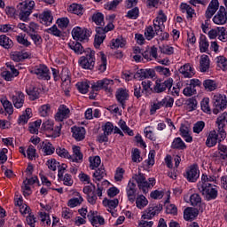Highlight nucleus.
Listing matches in <instances>:
<instances>
[{
    "label": "nucleus",
    "instance_id": "obj_14",
    "mask_svg": "<svg viewBox=\"0 0 227 227\" xmlns=\"http://www.w3.org/2000/svg\"><path fill=\"white\" fill-rule=\"evenodd\" d=\"M173 86V78H168L163 82H156L153 88L154 93H163L165 90L168 89V91H171Z\"/></svg>",
    "mask_w": 227,
    "mask_h": 227
},
{
    "label": "nucleus",
    "instance_id": "obj_33",
    "mask_svg": "<svg viewBox=\"0 0 227 227\" xmlns=\"http://www.w3.org/2000/svg\"><path fill=\"white\" fill-rule=\"evenodd\" d=\"M0 102L7 114H13V105H12V102H10L8 98H2Z\"/></svg>",
    "mask_w": 227,
    "mask_h": 227
},
{
    "label": "nucleus",
    "instance_id": "obj_22",
    "mask_svg": "<svg viewBox=\"0 0 227 227\" xmlns=\"http://www.w3.org/2000/svg\"><path fill=\"white\" fill-rule=\"evenodd\" d=\"M87 217L90 221V223L92 224V226H97V224H105L106 221L104 220V217L101 215H98L95 211H90Z\"/></svg>",
    "mask_w": 227,
    "mask_h": 227
},
{
    "label": "nucleus",
    "instance_id": "obj_52",
    "mask_svg": "<svg viewBox=\"0 0 227 227\" xmlns=\"http://www.w3.org/2000/svg\"><path fill=\"white\" fill-rule=\"evenodd\" d=\"M90 169H95L96 168H98L100 166V163L102 160H100V156H95L93 158H90Z\"/></svg>",
    "mask_w": 227,
    "mask_h": 227
},
{
    "label": "nucleus",
    "instance_id": "obj_6",
    "mask_svg": "<svg viewBox=\"0 0 227 227\" xmlns=\"http://www.w3.org/2000/svg\"><path fill=\"white\" fill-rule=\"evenodd\" d=\"M164 24L160 23L159 20H153V27L149 26L145 28V35L147 40H152L155 35H159L164 31Z\"/></svg>",
    "mask_w": 227,
    "mask_h": 227
},
{
    "label": "nucleus",
    "instance_id": "obj_26",
    "mask_svg": "<svg viewBox=\"0 0 227 227\" xmlns=\"http://www.w3.org/2000/svg\"><path fill=\"white\" fill-rule=\"evenodd\" d=\"M52 14L51 11L43 12L42 14H39V20L41 24H44V26H51L52 24Z\"/></svg>",
    "mask_w": 227,
    "mask_h": 227
},
{
    "label": "nucleus",
    "instance_id": "obj_53",
    "mask_svg": "<svg viewBox=\"0 0 227 227\" xmlns=\"http://www.w3.org/2000/svg\"><path fill=\"white\" fill-rule=\"evenodd\" d=\"M56 153L59 157H63L64 159H71L72 155L68 153V151L65 148L58 147L56 149Z\"/></svg>",
    "mask_w": 227,
    "mask_h": 227
},
{
    "label": "nucleus",
    "instance_id": "obj_8",
    "mask_svg": "<svg viewBox=\"0 0 227 227\" xmlns=\"http://www.w3.org/2000/svg\"><path fill=\"white\" fill-rule=\"evenodd\" d=\"M30 74L37 75V79L41 81H51V71L49 67L43 64L34 67Z\"/></svg>",
    "mask_w": 227,
    "mask_h": 227
},
{
    "label": "nucleus",
    "instance_id": "obj_29",
    "mask_svg": "<svg viewBox=\"0 0 227 227\" xmlns=\"http://www.w3.org/2000/svg\"><path fill=\"white\" fill-rule=\"evenodd\" d=\"M199 47L200 52H208L210 43H208V40L205 35H200Z\"/></svg>",
    "mask_w": 227,
    "mask_h": 227
},
{
    "label": "nucleus",
    "instance_id": "obj_50",
    "mask_svg": "<svg viewBox=\"0 0 227 227\" xmlns=\"http://www.w3.org/2000/svg\"><path fill=\"white\" fill-rule=\"evenodd\" d=\"M224 141V139H219V144H218V150L221 153L220 156L222 159H227V146L221 144V142Z\"/></svg>",
    "mask_w": 227,
    "mask_h": 227
},
{
    "label": "nucleus",
    "instance_id": "obj_57",
    "mask_svg": "<svg viewBox=\"0 0 227 227\" xmlns=\"http://www.w3.org/2000/svg\"><path fill=\"white\" fill-rule=\"evenodd\" d=\"M205 129V121H199L193 125V132L195 134H200V132H203Z\"/></svg>",
    "mask_w": 227,
    "mask_h": 227
},
{
    "label": "nucleus",
    "instance_id": "obj_13",
    "mask_svg": "<svg viewBox=\"0 0 227 227\" xmlns=\"http://www.w3.org/2000/svg\"><path fill=\"white\" fill-rule=\"evenodd\" d=\"M160 212H162V204L149 207L142 215V219H153Z\"/></svg>",
    "mask_w": 227,
    "mask_h": 227
},
{
    "label": "nucleus",
    "instance_id": "obj_18",
    "mask_svg": "<svg viewBox=\"0 0 227 227\" xmlns=\"http://www.w3.org/2000/svg\"><path fill=\"white\" fill-rule=\"evenodd\" d=\"M115 98L121 104L122 109H125V103L129 100V90L126 89H118L115 94Z\"/></svg>",
    "mask_w": 227,
    "mask_h": 227
},
{
    "label": "nucleus",
    "instance_id": "obj_35",
    "mask_svg": "<svg viewBox=\"0 0 227 227\" xmlns=\"http://www.w3.org/2000/svg\"><path fill=\"white\" fill-rule=\"evenodd\" d=\"M171 148L174 150H185L187 148V145H185V143L182 141V138L176 137L173 140Z\"/></svg>",
    "mask_w": 227,
    "mask_h": 227
},
{
    "label": "nucleus",
    "instance_id": "obj_43",
    "mask_svg": "<svg viewBox=\"0 0 227 227\" xmlns=\"http://www.w3.org/2000/svg\"><path fill=\"white\" fill-rule=\"evenodd\" d=\"M120 203V200L118 199H114V200H108V199H104L103 200V205L104 207H107L108 208H116Z\"/></svg>",
    "mask_w": 227,
    "mask_h": 227
},
{
    "label": "nucleus",
    "instance_id": "obj_31",
    "mask_svg": "<svg viewBox=\"0 0 227 227\" xmlns=\"http://www.w3.org/2000/svg\"><path fill=\"white\" fill-rule=\"evenodd\" d=\"M42 152L43 155H52V153L56 152V148L51 144V142H43Z\"/></svg>",
    "mask_w": 227,
    "mask_h": 227
},
{
    "label": "nucleus",
    "instance_id": "obj_9",
    "mask_svg": "<svg viewBox=\"0 0 227 227\" xmlns=\"http://www.w3.org/2000/svg\"><path fill=\"white\" fill-rule=\"evenodd\" d=\"M72 36L74 40H76V42H84V40H88V38H90V30L75 27L72 30Z\"/></svg>",
    "mask_w": 227,
    "mask_h": 227
},
{
    "label": "nucleus",
    "instance_id": "obj_11",
    "mask_svg": "<svg viewBox=\"0 0 227 227\" xmlns=\"http://www.w3.org/2000/svg\"><path fill=\"white\" fill-rule=\"evenodd\" d=\"M216 124L218 125V134L221 139H226V131L224 128L227 125V113L224 112L221 116L216 119Z\"/></svg>",
    "mask_w": 227,
    "mask_h": 227
},
{
    "label": "nucleus",
    "instance_id": "obj_64",
    "mask_svg": "<svg viewBox=\"0 0 227 227\" xmlns=\"http://www.w3.org/2000/svg\"><path fill=\"white\" fill-rule=\"evenodd\" d=\"M128 19H133L136 20L137 17H139V9L137 7H135L128 12L127 13Z\"/></svg>",
    "mask_w": 227,
    "mask_h": 227
},
{
    "label": "nucleus",
    "instance_id": "obj_36",
    "mask_svg": "<svg viewBox=\"0 0 227 227\" xmlns=\"http://www.w3.org/2000/svg\"><path fill=\"white\" fill-rule=\"evenodd\" d=\"M26 92L28 95L30 100H36L40 97V91L36 87L27 89Z\"/></svg>",
    "mask_w": 227,
    "mask_h": 227
},
{
    "label": "nucleus",
    "instance_id": "obj_12",
    "mask_svg": "<svg viewBox=\"0 0 227 227\" xmlns=\"http://www.w3.org/2000/svg\"><path fill=\"white\" fill-rule=\"evenodd\" d=\"M214 24L216 26H224L227 22V12L226 8L224 6H220L216 14L213 17Z\"/></svg>",
    "mask_w": 227,
    "mask_h": 227
},
{
    "label": "nucleus",
    "instance_id": "obj_10",
    "mask_svg": "<svg viewBox=\"0 0 227 227\" xmlns=\"http://www.w3.org/2000/svg\"><path fill=\"white\" fill-rule=\"evenodd\" d=\"M184 177L188 182H198V178H200V168H198V164L190 166L185 171Z\"/></svg>",
    "mask_w": 227,
    "mask_h": 227
},
{
    "label": "nucleus",
    "instance_id": "obj_38",
    "mask_svg": "<svg viewBox=\"0 0 227 227\" xmlns=\"http://www.w3.org/2000/svg\"><path fill=\"white\" fill-rule=\"evenodd\" d=\"M180 8L183 13H187L188 19H192V15H194V9H192L191 5L187 4H181Z\"/></svg>",
    "mask_w": 227,
    "mask_h": 227
},
{
    "label": "nucleus",
    "instance_id": "obj_1",
    "mask_svg": "<svg viewBox=\"0 0 227 227\" xmlns=\"http://www.w3.org/2000/svg\"><path fill=\"white\" fill-rule=\"evenodd\" d=\"M85 55L82 56L79 60V66L82 67L84 70H93L95 68V51L90 48L85 49Z\"/></svg>",
    "mask_w": 227,
    "mask_h": 227
},
{
    "label": "nucleus",
    "instance_id": "obj_32",
    "mask_svg": "<svg viewBox=\"0 0 227 227\" xmlns=\"http://www.w3.org/2000/svg\"><path fill=\"white\" fill-rule=\"evenodd\" d=\"M73 153L74 154L69 158L72 162H79V160H82V153H81V147L80 146H74L73 147Z\"/></svg>",
    "mask_w": 227,
    "mask_h": 227
},
{
    "label": "nucleus",
    "instance_id": "obj_19",
    "mask_svg": "<svg viewBox=\"0 0 227 227\" xmlns=\"http://www.w3.org/2000/svg\"><path fill=\"white\" fill-rule=\"evenodd\" d=\"M69 114L70 109H68L65 105H60L55 115V120L56 121H63L68 118Z\"/></svg>",
    "mask_w": 227,
    "mask_h": 227
},
{
    "label": "nucleus",
    "instance_id": "obj_7",
    "mask_svg": "<svg viewBox=\"0 0 227 227\" xmlns=\"http://www.w3.org/2000/svg\"><path fill=\"white\" fill-rule=\"evenodd\" d=\"M114 84V81L104 78L103 80H98V82H93L91 84V89L92 91H100V90H105L107 93H112Z\"/></svg>",
    "mask_w": 227,
    "mask_h": 227
},
{
    "label": "nucleus",
    "instance_id": "obj_46",
    "mask_svg": "<svg viewBox=\"0 0 227 227\" xmlns=\"http://www.w3.org/2000/svg\"><path fill=\"white\" fill-rule=\"evenodd\" d=\"M82 201H84V199H82V196L79 195V198H73L69 200L67 205L70 207V208H75V207L81 205Z\"/></svg>",
    "mask_w": 227,
    "mask_h": 227
},
{
    "label": "nucleus",
    "instance_id": "obj_47",
    "mask_svg": "<svg viewBox=\"0 0 227 227\" xmlns=\"http://www.w3.org/2000/svg\"><path fill=\"white\" fill-rule=\"evenodd\" d=\"M76 88L80 93L86 94L88 93V90H90V83L88 82H78Z\"/></svg>",
    "mask_w": 227,
    "mask_h": 227
},
{
    "label": "nucleus",
    "instance_id": "obj_44",
    "mask_svg": "<svg viewBox=\"0 0 227 227\" xmlns=\"http://www.w3.org/2000/svg\"><path fill=\"white\" fill-rule=\"evenodd\" d=\"M126 44H127V42L125 41V39L121 37L112 40V49H119V47H121V49H123V47Z\"/></svg>",
    "mask_w": 227,
    "mask_h": 227
},
{
    "label": "nucleus",
    "instance_id": "obj_20",
    "mask_svg": "<svg viewBox=\"0 0 227 227\" xmlns=\"http://www.w3.org/2000/svg\"><path fill=\"white\" fill-rule=\"evenodd\" d=\"M217 10H219V0H212L208 4L207 9L206 10V19H212V17H214V14L215 13V12H217Z\"/></svg>",
    "mask_w": 227,
    "mask_h": 227
},
{
    "label": "nucleus",
    "instance_id": "obj_55",
    "mask_svg": "<svg viewBox=\"0 0 227 227\" xmlns=\"http://www.w3.org/2000/svg\"><path fill=\"white\" fill-rule=\"evenodd\" d=\"M39 113H40V115L43 116V118H45L46 116H49V113H51V105L49 104L43 105L39 108Z\"/></svg>",
    "mask_w": 227,
    "mask_h": 227
},
{
    "label": "nucleus",
    "instance_id": "obj_5",
    "mask_svg": "<svg viewBox=\"0 0 227 227\" xmlns=\"http://www.w3.org/2000/svg\"><path fill=\"white\" fill-rule=\"evenodd\" d=\"M134 180H136L138 189L144 192V194H146L148 192V190L152 187H153L155 184L154 178H149V183L146 180V177L143 174L135 175L133 176Z\"/></svg>",
    "mask_w": 227,
    "mask_h": 227
},
{
    "label": "nucleus",
    "instance_id": "obj_30",
    "mask_svg": "<svg viewBox=\"0 0 227 227\" xmlns=\"http://www.w3.org/2000/svg\"><path fill=\"white\" fill-rule=\"evenodd\" d=\"M210 68V59L207 55H202L200 60V72H207Z\"/></svg>",
    "mask_w": 227,
    "mask_h": 227
},
{
    "label": "nucleus",
    "instance_id": "obj_4",
    "mask_svg": "<svg viewBox=\"0 0 227 227\" xmlns=\"http://www.w3.org/2000/svg\"><path fill=\"white\" fill-rule=\"evenodd\" d=\"M114 29V25L113 22H109L105 27H96V35L94 39V47L98 49L102 43H104V40H106V33H109V31H113Z\"/></svg>",
    "mask_w": 227,
    "mask_h": 227
},
{
    "label": "nucleus",
    "instance_id": "obj_45",
    "mask_svg": "<svg viewBox=\"0 0 227 227\" xmlns=\"http://www.w3.org/2000/svg\"><path fill=\"white\" fill-rule=\"evenodd\" d=\"M100 54H101V63L98 67V70L102 74L104 73L105 70L107 69V57H106V54H104V52H100Z\"/></svg>",
    "mask_w": 227,
    "mask_h": 227
},
{
    "label": "nucleus",
    "instance_id": "obj_41",
    "mask_svg": "<svg viewBox=\"0 0 227 227\" xmlns=\"http://www.w3.org/2000/svg\"><path fill=\"white\" fill-rule=\"evenodd\" d=\"M136 205L140 210L145 208L148 205V200L144 195H139L136 199Z\"/></svg>",
    "mask_w": 227,
    "mask_h": 227
},
{
    "label": "nucleus",
    "instance_id": "obj_17",
    "mask_svg": "<svg viewBox=\"0 0 227 227\" xmlns=\"http://www.w3.org/2000/svg\"><path fill=\"white\" fill-rule=\"evenodd\" d=\"M219 139H223L221 138V136L219 137V134H217V131H215V129L209 131L207 140H206V146H207V148H214V146H215V145H219Z\"/></svg>",
    "mask_w": 227,
    "mask_h": 227
},
{
    "label": "nucleus",
    "instance_id": "obj_58",
    "mask_svg": "<svg viewBox=\"0 0 227 227\" xmlns=\"http://www.w3.org/2000/svg\"><path fill=\"white\" fill-rule=\"evenodd\" d=\"M131 158L133 162H141L143 160V158H141V152L139 149L135 148L131 153Z\"/></svg>",
    "mask_w": 227,
    "mask_h": 227
},
{
    "label": "nucleus",
    "instance_id": "obj_37",
    "mask_svg": "<svg viewBox=\"0 0 227 227\" xmlns=\"http://www.w3.org/2000/svg\"><path fill=\"white\" fill-rule=\"evenodd\" d=\"M68 11L71 12V13H74V15H82L84 9L81 4H72L69 6Z\"/></svg>",
    "mask_w": 227,
    "mask_h": 227
},
{
    "label": "nucleus",
    "instance_id": "obj_63",
    "mask_svg": "<svg viewBox=\"0 0 227 227\" xmlns=\"http://www.w3.org/2000/svg\"><path fill=\"white\" fill-rule=\"evenodd\" d=\"M217 65L222 70H227V59L224 56L217 57Z\"/></svg>",
    "mask_w": 227,
    "mask_h": 227
},
{
    "label": "nucleus",
    "instance_id": "obj_62",
    "mask_svg": "<svg viewBox=\"0 0 227 227\" xmlns=\"http://www.w3.org/2000/svg\"><path fill=\"white\" fill-rule=\"evenodd\" d=\"M186 106H188L190 111H196V107L198 106V100L194 98H190L186 101Z\"/></svg>",
    "mask_w": 227,
    "mask_h": 227
},
{
    "label": "nucleus",
    "instance_id": "obj_24",
    "mask_svg": "<svg viewBox=\"0 0 227 227\" xmlns=\"http://www.w3.org/2000/svg\"><path fill=\"white\" fill-rule=\"evenodd\" d=\"M12 98L13 106L16 107V109H20V107L24 106L25 96L21 91H17L16 94L12 97Z\"/></svg>",
    "mask_w": 227,
    "mask_h": 227
},
{
    "label": "nucleus",
    "instance_id": "obj_15",
    "mask_svg": "<svg viewBox=\"0 0 227 227\" xmlns=\"http://www.w3.org/2000/svg\"><path fill=\"white\" fill-rule=\"evenodd\" d=\"M153 79L155 77V70L153 69H138L134 74V79L143 81L145 79Z\"/></svg>",
    "mask_w": 227,
    "mask_h": 227
},
{
    "label": "nucleus",
    "instance_id": "obj_3",
    "mask_svg": "<svg viewBox=\"0 0 227 227\" xmlns=\"http://www.w3.org/2000/svg\"><path fill=\"white\" fill-rule=\"evenodd\" d=\"M197 187L200 192L205 198L206 201H212V200H215L218 196V192L217 189H215V185L198 183Z\"/></svg>",
    "mask_w": 227,
    "mask_h": 227
},
{
    "label": "nucleus",
    "instance_id": "obj_48",
    "mask_svg": "<svg viewBox=\"0 0 227 227\" xmlns=\"http://www.w3.org/2000/svg\"><path fill=\"white\" fill-rule=\"evenodd\" d=\"M92 21L95 22L97 26H102L104 24V14H102V12L93 14Z\"/></svg>",
    "mask_w": 227,
    "mask_h": 227
},
{
    "label": "nucleus",
    "instance_id": "obj_49",
    "mask_svg": "<svg viewBox=\"0 0 227 227\" xmlns=\"http://www.w3.org/2000/svg\"><path fill=\"white\" fill-rule=\"evenodd\" d=\"M190 203L192 207H198V205L201 204V197L198 193H193L190 197Z\"/></svg>",
    "mask_w": 227,
    "mask_h": 227
},
{
    "label": "nucleus",
    "instance_id": "obj_16",
    "mask_svg": "<svg viewBox=\"0 0 227 227\" xmlns=\"http://www.w3.org/2000/svg\"><path fill=\"white\" fill-rule=\"evenodd\" d=\"M214 106H215V108L213 109V114H219L221 111H224V109H226V106H227L226 98L223 97L215 98Z\"/></svg>",
    "mask_w": 227,
    "mask_h": 227
},
{
    "label": "nucleus",
    "instance_id": "obj_59",
    "mask_svg": "<svg viewBox=\"0 0 227 227\" xmlns=\"http://www.w3.org/2000/svg\"><path fill=\"white\" fill-rule=\"evenodd\" d=\"M57 24L60 29H67V27H68V24H70V20L68 18H60L57 20Z\"/></svg>",
    "mask_w": 227,
    "mask_h": 227
},
{
    "label": "nucleus",
    "instance_id": "obj_51",
    "mask_svg": "<svg viewBox=\"0 0 227 227\" xmlns=\"http://www.w3.org/2000/svg\"><path fill=\"white\" fill-rule=\"evenodd\" d=\"M46 33L53 35V36H58L59 38H61V36H63V33L58 29V26L56 25H53L51 27L48 28L46 30Z\"/></svg>",
    "mask_w": 227,
    "mask_h": 227
},
{
    "label": "nucleus",
    "instance_id": "obj_61",
    "mask_svg": "<svg viewBox=\"0 0 227 227\" xmlns=\"http://www.w3.org/2000/svg\"><path fill=\"white\" fill-rule=\"evenodd\" d=\"M166 214H171L172 215H178V208L175 204H168L166 207Z\"/></svg>",
    "mask_w": 227,
    "mask_h": 227
},
{
    "label": "nucleus",
    "instance_id": "obj_42",
    "mask_svg": "<svg viewBox=\"0 0 227 227\" xmlns=\"http://www.w3.org/2000/svg\"><path fill=\"white\" fill-rule=\"evenodd\" d=\"M180 134L182 137H184V141L186 143H192V137L189 134V128L183 126L180 128Z\"/></svg>",
    "mask_w": 227,
    "mask_h": 227
},
{
    "label": "nucleus",
    "instance_id": "obj_39",
    "mask_svg": "<svg viewBox=\"0 0 227 227\" xmlns=\"http://www.w3.org/2000/svg\"><path fill=\"white\" fill-rule=\"evenodd\" d=\"M210 98H205L203 100L200 102V107L203 111V113H206L207 114H211L212 110L210 109Z\"/></svg>",
    "mask_w": 227,
    "mask_h": 227
},
{
    "label": "nucleus",
    "instance_id": "obj_56",
    "mask_svg": "<svg viewBox=\"0 0 227 227\" xmlns=\"http://www.w3.org/2000/svg\"><path fill=\"white\" fill-rule=\"evenodd\" d=\"M196 93H198L196 91V89H194V87H192L191 84H189L183 90V95H184V97H192V95H196Z\"/></svg>",
    "mask_w": 227,
    "mask_h": 227
},
{
    "label": "nucleus",
    "instance_id": "obj_2",
    "mask_svg": "<svg viewBox=\"0 0 227 227\" xmlns=\"http://www.w3.org/2000/svg\"><path fill=\"white\" fill-rule=\"evenodd\" d=\"M33 8H35V1L21 2L17 5V12L20 20L27 22L29 20V15L33 13Z\"/></svg>",
    "mask_w": 227,
    "mask_h": 227
},
{
    "label": "nucleus",
    "instance_id": "obj_28",
    "mask_svg": "<svg viewBox=\"0 0 227 227\" xmlns=\"http://www.w3.org/2000/svg\"><path fill=\"white\" fill-rule=\"evenodd\" d=\"M68 47L75 52V54H86V50L82 47V44L79 42H70L68 43Z\"/></svg>",
    "mask_w": 227,
    "mask_h": 227
},
{
    "label": "nucleus",
    "instance_id": "obj_21",
    "mask_svg": "<svg viewBox=\"0 0 227 227\" xmlns=\"http://www.w3.org/2000/svg\"><path fill=\"white\" fill-rule=\"evenodd\" d=\"M71 132L73 134V137L76 141H82L84 137H86V129L84 127L74 126L71 128Z\"/></svg>",
    "mask_w": 227,
    "mask_h": 227
},
{
    "label": "nucleus",
    "instance_id": "obj_40",
    "mask_svg": "<svg viewBox=\"0 0 227 227\" xmlns=\"http://www.w3.org/2000/svg\"><path fill=\"white\" fill-rule=\"evenodd\" d=\"M203 86L205 90H207V91H215V90H217V82L214 80H205Z\"/></svg>",
    "mask_w": 227,
    "mask_h": 227
},
{
    "label": "nucleus",
    "instance_id": "obj_54",
    "mask_svg": "<svg viewBox=\"0 0 227 227\" xmlns=\"http://www.w3.org/2000/svg\"><path fill=\"white\" fill-rule=\"evenodd\" d=\"M162 54H167V56H171L175 52V48L169 45H163L159 47Z\"/></svg>",
    "mask_w": 227,
    "mask_h": 227
},
{
    "label": "nucleus",
    "instance_id": "obj_60",
    "mask_svg": "<svg viewBox=\"0 0 227 227\" xmlns=\"http://www.w3.org/2000/svg\"><path fill=\"white\" fill-rule=\"evenodd\" d=\"M94 178L100 182L104 176H106V169L104 168H99L96 172L93 174Z\"/></svg>",
    "mask_w": 227,
    "mask_h": 227
},
{
    "label": "nucleus",
    "instance_id": "obj_27",
    "mask_svg": "<svg viewBox=\"0 0 227 227\" xmlns=\"http://www.w3.org/2000/svg\"><path fill=\"white\" fill-rule=\"evenodd\" d=\"M180 74L184 75L185 78L191 79L194 75V69H192V67H191V64H184L183 67L179 69Z\"/></svg>",
    "mask_w": 227,
    "mask_h": 227
},
{
    "label": "nucleus",
    "instance_id": "obj_25",
    "mask_svg": "<svg viewBox=\"0 0 227 227\" xmlns=\"http://www.w3.org/2000/svg\"><path fill=\"white\" fill-rule=\"evenodd\" d=\"M126 192H127V197L129 201H130V203H134L136 201V192H137L136 184L129 182L128 184Z\"/></svg>",
    "mask_w": 227,
    "mask_h": 227
},
{
    "label": "nucleus",
    "instance_id": "obj_34",
    "mask_svg": "<svg viewBox=\"0 0 227 227\" xmlns=\"http://www.w3.org/2000/svg\"><path fill=\"white\" fill-rule=\"evenodd\" d=\"M0 45L4 49H12V47H13V41H12L10 37L2 35H0Z\"/></svg>",
    "mask_w": 227,
    "mask_h": 227
},
{
    "label": "nucleus",
    "instance_id": "obj_23",
    "mask_svg": "<svg viewBox=\"0 0 227 227\" xmlns=\"http://www.w3.org/2000/svg\"><path fill=\"white\" fill-rule=\"evenodd\" d=\"M200 215V211L194 207H187L184 211V217L185 221H194Z\"/></svg>",
    "mask_w": 227,
    "mask_h": 227
}]
</instances>
